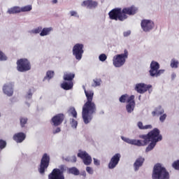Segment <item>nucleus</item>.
<instances>
[{"instance_id": "obj_1", "label": "nucleus", "mask_w": 179, "mask_h": 179, "mask_svg": "<svg viewBox=\"0 0 179 179\" xmlns=\"http://www.w3.org/2000/svg\"><path fill=\"white\" fill-rule=\"evenodd\" d=\"M139 138L143 139V141L131 139L127 137L121 136V139L129 143V145H135L136 146H146L149 142H151L145 149V152H148L155 149V146L157 142H160L163 139V136L160 134V130L158 129H154L150 131L148 134L140 135Z\"/></svg>"}, {"instance_id": "obj_2", "label": "nucleus", "mask_w": 179, "mask_h": 179, "mask_svg": "<svg viewBox=\"0 0 179 179\" xmlns=\"http://www.w3.org/2000/svg\"><path fill=\"white\" fill-rule=\"evenodd\" d=\"M87 101L83 106L82 117L85 124H89L93 120V114L96 113V104L93 102L94 92L92 90L86 91L83 87Z\"/></svg>"}, {"instance_id": "obj_3", "label": "nucleus", "mask_w": 179, "mask_h": 179, "mask_svg": "<svg viewBox=\"0 0 179 179\" xmlns=\"http://www.w3.org/2000/svg\"><path fill=\"white\" fill-rule=\"evenodd\" d=\"M138 12V8L135 6H131L129 8H115L109 12V17L112 20H120L122 22L127 19L128 16L127 15H135Z\"/></svg>"}, {"instance_id": "obj_4", "label": "nucleus", "mask_w": 179, "mask_h": 179, "mask_svg": "<svg viewBox=\"0 0 179 179\" xmlns=\"http://www.w3.org/2000/svg\"><path fill=\"white\" fill-rule=\"evenodd\" d=\"M152 177V179H169L170 175L163 164H157L154 166Z\"/></svg>"}, {"instance_id": "obj_5", "label": "nucleus", "mask_w": 179, "mask_h": 179, "mask_svg": "<svg viewBox=\"0 0 179 179\" xmlns=\"http://www.w3.org/2000/svg\"><path fill=\"white\" fill-rule=\"evenodd\" d=\"M128 59V50H124V53L116 55L113 58V64L115 68H121Z\"/></svg>"}, {"instance_id": "obj_6", "label": "nucleus", "mask_w": 179, "mask_h": 179, "mask_svg": "<svg viewBox=\"0 0 179 179\" xmlns=\"http://www.w3.org/2000/svg\"><path fill=\"white\" fill-rule=\"evenodd\" d=\"M164 72V69H160L159 62L156 61L151 62L149 71L150 76H152V78H159V76L163 75Z\"/></svg>"}, {"instance_id": "obj_7", "label": "nucleus", "mask_w": 179, "mask_h": 179, "mask_svg": "<svg viewBox=\"0 0 179 179\" xmlns=\"http://www.w3.org/2000/svg\"><path fill=\"white\" fill-rule=\"evenodd\" d=\"M31 69V64L29 59L24 58L17 61V70L19 72H27Z\"/></svg>"}, {"instance_id": "obj_8", "label": "nucleus", "mask_w": 179, "mask_h": 179, "mask_svg": "<svg viewBox=\"0 0 179 179\" xmlns=\"http://www.w3.org/2000/svg\"><path fill=\"white\" fill-rule=\"evenodd\" d=\"M84 47L85 45L82 43H76L73 47V55L77 61H80V59H82L83 52H85V50H83Z\"/></svg>"}, {"instance_id": "obj_9", "label": "nucleus", "mask_w": 179, "mask_h": 179, "mask_svg": "<svg viewBox=\"0 0 179 179\" xmlns=\"http://www.w3.org/2000/svg\"><path fill=\"white\" fill-rule=\"evenodd\" d=\"M50 164V156L45 153L43 155V157L41 161V165L39 168V173L41 174H44V172L45 171V169L48 168V166Z\"/></svg>"}, {"instance_id": "obj_10", "label": "nucleus", "mask_w": 179, "mask_h": 179, "mask_svg": "<svg viewBox=\"0 0 179 179\" xmlns=\"http://www.w3.org/2000/svg\"><path fill=\"white\" fill-rule=\"evenodd\" d=\"M78 157L83 159V162L85 166H90L92 164V157L86 151L79 150Z\"/></svg>"}, {"instance_id": "obj_11", "label": "nucleus", "mask_w": 179, "mask_h": 179, "mask_svg": "<svg viewBox=\"0 0 179 179\" xmlns=\"http://www.w3.org/2000/svg\"><path fill=\"white\" fill-rule=\"evenodd\" d=\"M141 25L143 31L145 32L150 31L155 28V22L152 20H143Z\"/></svg>"}, {"instance_id": "obj_12", "label": "nucleus", "mask_w": 179, "mask_h": 179, "mask_svg": "<svg viewBox=\"0 0 179 179\" xmlns=\"http://www.w3.org/2000/svg\"><path fill=\"white\" fill-rule=\"evenodd\" d=\"M49 179H65L64 176V169H55L48 176Z\"/></svg>"}, {"instance_id": "obj_13", "label": "nucleus", "mask_w": 179, "mask_h": 179, "mask_svg": "<svg viewBox=\"0 0 179 179\" xmlns=\"http://www.w3.org/2000/svg\"><path fill=\"white\" fill-rule=\"evenodd\" d=\"M152 87V85H146L145 83H138L136 84L134 90L137 93H140V94H143V93H145V92H148L149 89Z\"/></svg>"}, {"instance_id": "obj_14", "label": "nucleus", "mask_w": 179, "mask_h": 179, "mask_svg": "<svg viewBox=\"0 0 179 179\" xmlns=\"http://www.w3.org/2000/svg\"><path fill=\"white\" fill-rule=\"evenodd\" d=\"M120 159H121V154L117 153L115 155H113L108 164V169H110V170H113V169H115L118 163H120Z\"/></svg>"}, {"instance_id": "obj_15", "label": "nucleus", "mask_w": 179, "mask_h": 179, "mask_svg": "<svg viewBox=\"0 0 179 179\" xmlns=\"http://www.w3.org/2000/svg\"><path fill=\"white\" fill-rule=\"evenodd\" d=\"M135 109V96L131 95L128 99V102L126 106V110L129 114H131Z\"/></svg>"}, {"instance_id": "obj_16", "label": "nucleus", "mask_w": 179, "mask_h": 179, "mask_svg": "<svg viewBox=\"0 0 179 179\" xmlns=\"http://www.w3.org/2000/svg\"><path fill=\"white\" fill-rule=\"evenodd\" d=\"M13 83H8L3 85V92L4 94L10 97L13 96Z\"/></svg>"}, {"instance_id": "obj_17", "label": "nucleus", "mask_w": 179, "mask_h": 179, "mask_svg": "<svg viewBox=\"0 0 179 179\" xmlns=\"http://www.w3.org/2000/svg\"><path fill=\"white\" fill-rule=\"evenodd\" d=\"M81 5L83 6H85V8H87V9H94V8H97L99 3L93 0H86L84 1Z\"/></svg>"}, {"instance_id": "obj_18", "label": "nucleus", "mask_w": 179, "mask_h": 179, "mask_svg": "<svg viewBox=\"0 0 179 179\" xmlns=\"http://www.w3.org/2000/svg\"><path fill=\"white\" fill-rule=\"evenodd\" d=\"M64 121V114H58L52 118V125L58 127L62 124Z\"/></svg>"}, {"instance_id": "obj_19", "label": "nucleus", "mask_w": 179, "mask_h": 179, "mask_svg": "<svg viewBox=\"0 0 179 179\" xmlns=\"http://www.w3.org/2000/svg\"><path fill=\"white\" fill-rule=\"evenodd\" d=\"M13 139L17 142V143H22L24 139H26V134L23 132H20L14 134Z\"/></svg>"}, {"instance_id": "obj_20", "label": "nucleus", "mask_w": 179, "mask_h": 179, "mask_svg": "<svg viewBox=\"0 0 179 179\" xmlns=\"http://www.w3.org/2000/svg\"><path fill=\"white\" fill-rule=\"evenodd\" d=\"M62 88L64 89V90H71L73 87V82L72 81H69V82H64L62 84Z\"/></svg>"}, {"instance_id": "obj_21", "label": "nucleus", "mask_w": 179, "mask_h": 179, "mask_svg": "<svg viewBox=\"0 0 179 179\" xmlns=\"http://www.w3.org/2000/svg\"><path fill=\"white\" fill-rule=\"evenodd\" d=\"M143 162H145V158L139 157L136 159V161L134 163V169L136 171H138L139 170V167L143 164Z\"/></svg>"}, {"instance_id": "obj_22", "label": "nucleus", "mask_w": 179, "mask_h": 179, "mask_svg": "<svg viewBox=\"0 0 179 179\" xmlns=\"http://www.w3.org/2000/svg\"><path fill=\"white\" fill-rule=\"evenodd\" d=\"M7 13L8 15H15L16 13H20V7L13 6L8 9Z\"/></svg>"}, {"instance_id": "obj_23", "label": "nucleus", "mask_w": 179, "mask_h": 179, "mask_svg": "<svg viewBox=\"0 0 179 179\" xmlns=\"http://www.w3.org/2000/svg\"><path fill=\"white\" fill-rule=\"evenodd\" d=\"M51 31H52V27H45L42 29L40 33V36L41 37H44L45 36H49L50 34Z\"/></svg>"}, {"instance_id": "obj_24", "label": "nucleus", "mask_w": 179, "mask_h": 179, "mask_svg": "<svg viewBox=\"0 0 179 179\" xmlns=\"http://www.w3.org/2000/svg\"><path fill=\"white\" fill-rule=\"evenodd\" d=\"M63 78L64 80H68V82H72V80H73V78H75V74L69 72H66L64 73Z\"/></svg>"}, {"instance_id": "obj_25", "label": "nucleus", "mask_w": 179, "mask_h": 179, "mask_svg": "<svg viewBox=\"0 0 179 179\" xmlns=\"http://www.w3.org/2000/svg\"><path fill=\"white\" fill-rule=\"evenodd\" d=\"M164 113V110L159 106L155 108V110L152 112V117H156V115L157 116L162 115V114H163Z\"/></svg>"}, {"instance_id": "obj_26", "label": "nucleus", "mask_w": 179, "mask_h": 179, "mask_svg": "<svg viewBox=\"0 0 179 179\" xmlns=\"http://www.w3.org/2000/svg\"><path fill=\"white\" fill-rule=\"evenodd\" d=\"M69 174H73V176H79L80 172L76 167H71L68 169Z\"/></svg>"}, {"instance_id": "obj_27", "label": "nucleus", "mask_w": 179, "mask_h": 179, "mask_svg": "<svg viewBox=\"0 0 179 179\" xmlns=\"http://www.w3.org/2000/svg\"><path fill=\"white\" fill-rule=\"evenodd\" d=\"M138 128L140 129H152V125L151 124H147L143 126V123L142 122H138L137 123Z\"/></svg>"}, {"instance_id": "obj_28", "label": "nucleus", "mask_w": 179, "mask_h": 179, "mask_svg": "<svg viewBox=\"0 0 179 179\" xmlns=\"http://www.w3.org/2000/svg\"><path fill=\"white\" fill-rule=\"evenodd\" d=\"M31 9H33V7L31 6V5H27L25 6H22V7H20V12H30V10H31Z\"/></svg>"}, {"instance_id": "obj_29", "label": "nucleus", "mask_w": 179, "mask_h": 179, "mask_svg": "<svg viewBox=\"0 0 179 179\" xmlns=\"http://www.w3.org/2000/svg\"><path fill=\"white\" fill-rule=\"evenodd\" d=\"M178 65H179V62L178 60L176 59H172L171 60V67L174 69H177V68H178Z\"/></svg>"}, {"instance_id": "obj_30", "label": "nucleus", "mask_w": 179, "mask_h": 179, "mask_svg": "<svg viewBox=\"0 0 179 179\" xmlns=\"http://www.w3.org/2000/svg\"><path fill=\"white\" fill-rule=\"evenodd\" d=\"M41 30H43V27H38L31 31H29L30 34H38L41 33Z\"/></svg>"}, {"instance_id": "obj_31", "label": "nucleus", "mask_w": 179, "mask_h": 179, "mask_svg": "<svg viewBox=\"0 0 179 179\" xmlns=\"http://www.w3.org/2000/svg\"><path fill=\"white\" fill-rule=\"evenodd\" d=\"M129 99V96H128V94H124L120 96V98L119 99L120 103H128V99Z\"/></svg>"}, {"instance_id": "obj_32", "label": "nucleus", "mask_w": 179, "mask_h": 179, "mask_svg": "<svg viewBox=\"0 0 179 179\" xmlns=\"http://www.w3.org/2000/svg\"><path fill=\"white\" fill-rule=\"evenodd\" d=\"M94 83L92 84V86L94 87H97V86H100L101 85V80L99 78H95L93 80Z\"/></svg>"}, {"instance_id": "obj_33", "label": "nucleus", "mask_w": 179, "mask_h": 179, "mask_svg": "<svg viewBox=\"0 0 179 179\" xmlns=\"http://www.w3.org/2000/svg\"><path fill=\"white\" fill-rule=\"evenodd\" d=\"M70 124L71 125L72 128L76 129L78 127V121H76L75 119H70Z\"/></svg>"}, {"instance_id": "obj_34", "label": "nucleus", "mask_w": 179, "mask_h": 179, "mask_svg": "<svg viewBox=\"0 0 179 179\" xmlns=\"http://www.w3.org/2000/svg\"><path fill=\"white\" fill-rule=\"evenodd\" d=\"M69 113L73 115L74 118H76L78 117V113L76 112V110H75V108H71L69 109Z\"/></svg>"}, {"instance_id": "obj_35", "label": "nucleus", "mask_w": 179, "mask_h": 179, "mask_svg": "<svg viewBox=\"0 0 179 179\" xmlns=\"http://www.w3.org/2000/svg\"><path fill=\"white\" fill-rule=\"evenodd\" d=\"M20 125L22 128L24 127L25 124H27V117H20Z\"/></svg>"}, {"instance_id": "obj_36", "label": "nucleus", "mask_w": 179, "mask_h": 179, "mask_svg": "<svg viewBox=\"0 0 179 179\" xmlns=\"http://www.w3.org/2000/svg\"><path fill=\"white\" fill-rule=\"evenodd\" d=\"M6 59H8V57L0 50V61H6Z\"/></svg>"}, {"instance_id": "obj_37", "label": "nucleus", "mask_w": 179, "mask_h": 179, "mask_svg": "<svg viewBox=\"0 0 179 179\" xmlns=\"http://www.w3.org/2000/svg\"><path fill=\"white\" fill-rule=\"evenodd\" d=\"M99 59L101 62H104V61H106V59H107V55H106V54H101L99 56Z\"/></svg>"}, {"instance_id": "obj_38", "label": "nucleus", "mask_w": 179, "mask_h": 179, "mask_svg": "<svg viewBox=\"0 0 179 179\" xmlns=\"http://www.w3.org/2000/svg\"><path fill=\"white\" fill-rule=\"evenodd\" d=\"M86 171L88 173V174H90L91 176L94 174V170H93V168L90 166H87L86 167Z\"/></svg>"}, {"instance_id": "obj_39", "label": "nucleus", "mask_w": 179, "mask_h": 179, "mask_svg": "<svg viewBox=\"0 0 179 179\" xmlns=\"http://www.w3.org/2000/svg\"><path fill=\"white\" fill-rule=\"evenodd\" d=\"M6 147V141L3 140H0V150H2V149H4V148Z\"/></svg>"}, {"instance_id": "obj_40", "label": "nucleus", "mask_w": 179, "mask_h": 179, "mask_svg": "<svg viewBox=\"0 0 179 179\" xmlns=\"http://www.w3.org/2000/svg\"><path fill=\"white\" fill-rule=\"evenodd\" d=\"M172 167L175 169V170H179V160L175 161L172 164Z\"/></svg>"}, {"instance_id": "obj_41", "label": "nucleus", "mask_w": 179, "mask_h": 179, "mask_svg": "<svg viewBox=\"0 0 179 179\" xmlns=\"http://www.w3.org/2000/svg\"><path fill=\"white\" fill-rule=\"evenodd\" d=\"M70 16H73V17H79V14H78V12L75 10H71L69 12Z\"/></svg>"}, {"instance_id": "obj_42", "label": "nucleus", "mask_w": 179, "mask_h": 179, "mask_svg": "<svg viewBox=\"0 0 179 179\" xmlns=\"http://www.w3.org/2000/svg\"><path fill=\"white\" fill-rule=\"evenodd\" d=\"M54 76V71H48L46 73V78L51 79Z\"/></svg>"}, {"instance_id": "obj_43", "label": "nucleus", "mask_w": 179, "mask_h": 179, "mask_svg": "<svg viewBox=\"0 0 179 179\" xmlns=\"http://www.w3.org/2000/svg\"><path fill=\"white\" fill-rule=\"evenodd\" d=\"M131 30L124 31L123 32V36H124V37H128V36H131Z\"/></svg>"}, {"instance_id": "obj_44", "label": "nucleus", "mask_w": 179, "mask_h": 179, "mask_svg": "<svg viewBox=\"0 0 179 179\" xmlns=\"http://www.w3.org/2000/svg\"><path fill=\"white\" fill-rule=\"evenodd\" d=\"M166 118H167V115L166 114H164V115L160 116L159 121L161 122H164V120H166Z\"/></svg>"}, {"instance_id": "obj_45", "label": "nucleus", "mask_w": 179, "mask_h": 179, "mask_svg": "<svg viewBox=\"0 0 179 179\" xmlns=\"http://www.w3.org/2000/svg\"><path fill=\"white\" fill-rule=\"evenodd\" d=\"M33 94H31V91H29L26 95V99H31Z\"/></svg>"}, {"instance_id": "obj_46", "label": "nucleus", "mask_w": 179, "mask_h": 179, "mask_svg": "<svg viewBox=\"0 0 179 179\" xmlns=\"http://www.w3.org/2000/svg\"><path fill=\"white\" fill-rule=\"evenodd\" d=\"M53 134H59V132H61V128L57 127V129H55V130H53Z\"/></svg>"}, {"instance_id": "obj_47", "label": "nucleus", "mask_w": 179, "mask_h": 179, "mask_svg": "<svg viewBox=\"0 0 179 179\" xmlns=\"http://www.w3.org/2000/svg\"><path fill=\"white\" fill-rule=\"evenodd\" d=\"M94 164L95 166H99L100 164V161L96 158H94Z\"/></svg>"}, {"instance_id": "obj_48", "label": "nucleus", "mask_w": 179, "mask_h": 179, "mask_svg": "<svg viewBox=\"0 0 179 179\" xmlns=\"http://www.w3.org/2000/svg\"><path fill=\"white\" fill-rule=\"evenodd\" d=\"M176 77H177V75L176 74V73H173L171 74V79H172V80L176 79Z\"/></svg>"}, {"instance_id": "obj_49", "label": "nucleus", "mask_w": 179, "mask_h": 179, "mask_svg": "<svg viewBox=\"0 0 179 179\" xmlns=\"http://www.w3.org/2000/svg\"><path fill=\"white\" fill-rule=\"evenodd\" d=\"M80 175L83 176V177L86 178V176H87L86 171H82L81 173H80Z\"/></svg>"}, {"instance_id": "obj_50", "label": "nucleus", "mask_w": 179, "mask_h": 179, "mask_svg": "<svg viewBox=\"0 0 179 179\" xmlns=\"http://www.w3.org/2000/svg\"><path fill=\"white\" fill-rule=\"evenodd\" d=\"M71 161H72L73 163H76V157H75V156L72 157Z\"/></svg>"}, {"instance_id": "obj_51", "label": "nucleus", "mask_w": 179, "mask_h": 179, "mask_svg": "<svg viewBox=\"0 0 179 179\" xmlns=\"http://www.w3.org/2000/svg\"><path fill=\"white\" fill-rule=\"evenodd\" d=\"M58 2L57 0H52V3H57Z\"/></svg>"}, {"instance_id": "obj_52", "label": "nucleus", "mask_w": 179, "mask_h": 179, "mask_svg": "<svg viewBox=\"0 0 179 179\" xmlns=\"http://www.w3.org/2000/svg\"><path fill=\"white\" fill-rule=\"evenodd\" d=\"M139 99H141V96H139Z\"/></svg>"}, {"instance_id": "obj_53", "label": "nucleus", "mask_w": 179, "mask_h": 179, "mask_svg": "<svg viewBox=\"0 0 179 179\" xmlns=\"http://www.w3.org/2000/svg\"><path fill=\"white\" fill-rule=\"evenodd\" d=\"M1 113H0V117H1Z\"/></svg>"}]
</instances>
